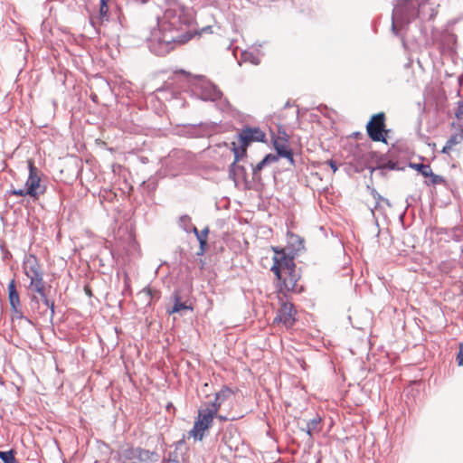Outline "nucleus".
<instances>
[{
	"label": "nucleus",
	"mask_w": 463,
	"mask_h": 463,
	"mask_svg": "<svg viewBox=\"0 0 463 463\" xmlns=\"http://www.w3.org/2000/svg\"><path fill=\"white\" fill-rule=\"evenodd\" d=\"M192 22V16L182 8H168L158 22L161 36L157 38L158 48L153 52L164 55L173 49V44L184 43L192 38L186 28Z\"/></svg>",
	"instance_id": "f257e3e1"
},
{
	"label": "nucleus",
	"mask_w": 463,
	"mask_h": 463,
	"mask_svg": "<svg viewBox=\"0 0 463 463\" xmlns=\"http://www.w3.org/2000/svg\"><path fill=\"white\" fill-rule=\"evenodd\" d=\"M265 137V133L260 128H244L241 130L239 134L240 146H236L234 142L232 144L235 159L230 167V177L235 179L239 172L243 171V167L237 165V162L246 154L247 146L252 142H263Z\"/></svg>",
	"instance_id": "f03ea898"
},
{
	"label": "nucleus",
	"mask_w": 463,
	"mask_h": 463,
	"mask_svg": "<svg viewBox=\"0 0 463 463\" xmlns=\"http://www.w3.org/2000/svg\"><path fill=\"white\" fill-rule=\"evenodd\" d=\"M416 5H420L419 0H398L392 16V30L396 35L399 26L408 24L417 16Z\"/></svg>",
	"instance_id": "7ed1b4c3"
},
{
	"label": "nucleus",
	"mask_w": 463,
	"mask_h": 463,
	"mask_svg": "<svg viewBox=\"0 0 463 463\" xmlns=\"http://www.w3.org/2000/svg\"><path fill=\"white\" fill-rule=\"evenodd\" d=\"M188 82L194 94L203 100L216 101L222 96L219 88L203 76H190Z\"/></svg>",
	"instance_id": "20e7f679"
},
{
	"label": "nucleus",
	"mask_w": 463,
	"mask_h": 463,
	"mask_svg": "<svg viewBox=\"0 0 463 463\" xmlns=\"http://www.w3.org/2000/svg\"><path fill=\"white\" fill-rule=\"evenodd\" d=\"M23 269L26 277L30 279L29 288L36 292H41L44 282L43 272L36 257L33 255L27 256L24 260Z\"/></svg>",
	"instance_id": "39448f33"
},
{
	"label": "nucleus",
	"mask_w": 463,
	"mask_h": 463,
	"mask_svg": "<svg viewBox=\"0 0 463 463\" xmlns=\"http://www.w3.org/2000/svg\"><path fill=\"white\" fill-rule=\"evenodd\" d=\"M275 255L273 257V265L271 271L278 279H281L283 275L290 274L295 269V263L292 257L288 256L283 250H278L273 248Z\"/></svg>",
	"instance_id": "423d86ee"
},
{
	"label": "nucleus",
	"mask_w": 463,
	"mask_h": 463,
	"mask_svg": "<svg viewBox=\"0 0 463 463\" xmlns=\"http://www.w3.org/2000/svg\"><path fill=\"white\" fill-rule=\"evenodd\" d=\"M29 175L25 182V187L29 196L37 199L41 194H43L46 187L41 179V173L33 163L28 161Z\"/></svg>",
	"instance_id": "0eeeda50"
},
{
	"label": "nucleus",
	"mask_w": 463,
	"mask_h": 463,
	"mask_svg": "<svg viewBox=\"0 0 463 463\" xmlns=\"http://www.w3.org/2000/svg\"><path fill=\"white\" fill-rule=\"evenodd\" d=\"M214 410L212 411H203V409L200 410L194 425L189 432L190 436L194 437L195 439L202 440L204 436V431L212 426Z\"/></svg>",
	"instance_id": "6e6552de"
},
{
	"label": "nucleus",
	"mask_w": 463,
	"mask_h": 463,
	"mask_svg": "<svg viewBox=\"0 0 463 463\" xmlns=\"http://www.w3.org/2000/svg\"><path fill=\"white\" fill-rule=\"evenodd\" d=\"M154 453L139 448L123 447L119 451V458L123 463H139L148 460Z\"/></svg>",
	"instance_id": "1a4fd4ad"
},
{
	"label": "nucleus",
	"mask_w": 463,
	"mask_h": 463,
	"mask_svg": "<svg viewBox=\"0 0 463 463\" xmlns=\"http://www.w3.org/2000/svg\"><path fill=\"white\" fill-rule=\"evenodd\" d=\"M383 128H384V114L379 113L372 117L371 120L368 122L366 128L369 137L373 141H383L385 142V138L383 137Z\"/></svg>",
	"instance_id": "9d476101"
},
{
	"label": "nucleus",
	"mask_w": 463,
	"mask_h": 463,
	"mask_svg": "<svg viewBox=\"0 0 463 463\" xmlns=\"http://www.w3.org/2000/svg\"><path fill=\"white\" fill-rule=\"evenodd\" d=\"M295 316L296 310L293 304L285 302L281 305L274 322L282 323L287 328H288L293 326L296 320Z\"/></svg>",
	"instance_id": "9b49d317"
},
{
	"label": "nucleus",
	"mask_w": 463,
	"mask_h": 463,
	"mask_svg": "<svg viewBox=\"0 0 463 463\" xmlns=\"http://www.w3.org/2000/svg\"><path fill=\"white\" fill-rule=\"evenodd\" d=\"M280 281V287L286 290V291H294L298 292V275L297 274L296 270L290 272V274H285L281 278V279H279Z\"/></svg>",
	"instance_id": "f8f14e48"
},
{
	"label": "nucleus",
	"mask_w": 463,
	"mask_h": 463,
	"mask_svg": "<svg viewBox=\"0 0 463 463\" xmlns=\"http://www.w3.org/2000/svg\"><path fill=\"white\" fill-rule=\"evenodd\" d=\"M8 298H9V302L12 307V309L15 313H20L21 312V302H20L19 294L16 290L14 279H12L8 284Z\"/></svg>",
	"instance_id": "ddd939ff"
},
{
	"label": "nucleus",
	"mask_w": 463,
	"mask_h": 463,
	"mask_svg": "<svg viewBox=\"0 0 463 463\" xmlns=\"http://www.w3.org/2000/svg\"><path fill=\"white\" fill-rule=\"evenodd\" d=\"M274 147L277 151V156L280 157H285L289 160L291 164L294 163L293 155L291 150L288 148L286 140H275Z\"/></svg>",
	"instance_id": "4468645a"
},
{
	"label": "nucleus",
	"mask_w": 463,
	"mask_h": 463,
	"mask_svg": "<svg viewBox=\"0 0 463 463\" xmlns=\"http://www.w3.org/2000/svg\"><path fill=\"white\" fill-rule=\"evenodd\" d=\"M241 60L245 62H250L254 65H258L260 62V59L258 54L248 51H245L241 53Z\"/></svg>",
	"instance_id": "2eb2a0df"
},
{
	"label": "nucleus",
	"mask_w": 463,
	"mask_h": 463,
	"mask_svg": "<svg viewBox=\"0 0 463 463\" xmlns=\"http://www.w3.org/2000/svg\"><path fill=\"white\" fill-rule=\"evenodd\" d=\"M233 394V392L232 389H230L229 387H222V390L220 392H218L215 395V397L217 398V400H220L222 401V402L223 403L226 400L230 399Z\"/></svg>",
	"instance_id": "dca6fc26"
},
{
	"label": "nucleus",
	"mask_w": 463,
	"mask_h": 463,
	"mask_svg": "<svg viewBox=\"0 0 463 463\" xmlns=\"http://www.w3.org/2000/svg\"><path fill=\"white\" fill-rule=\"evenodd\" d=\"M180 227L186 232L192 231V227H194L191 222V218L188 215H183L179 218Z\"/></svg>",
	"instance_id": "f3484780"
},
{
	"label": "nucleus",
	"mask_w": 463,
	"mask_h": 463,
	"mask_svg": "<svg viewBox=\"0 0 463 463\" xmlns=\"http://www.w3.org/2000/svg\"><path fill=\"white\" fill-rule=\"evenodd\" d=\"M320 418H315L307 423V433L311 437L314 432H317V426L320 423Z\"/></svg>",
	"instance_id": "a211bd4d"
},
{
	"label": "nucleus",
	"mask_w": 463,
	"mask_h": 463,
	"mask_svg": "<svg viewBox=\"0 0 463 463\" xmlns=\"http://www.w3.org/2000/svg\"><path fill=\"white\" fill-rule=\"evenodd\" d=\"M40 296H41V298L43 302V304L51 309V312H52V316L53 315L54 313V304L53 302L50 301L45 294V288L44 286H43L42 288V291L41 292H37Z\"/></svg>",
	"instance_id": "6ab92c4d"
},
{
	"label": "nucleus",
	"mask_w": 463,
	"mask_h": 463,
	"mask_svg": "<svg viewBox=\"0 0 463 463\" xmlns=\"http://www.w3.org/2000/svg\"><path fill=\"white\" fill-rule=\"evenodd\" d=\"M109 1L110 0H100L99 18L102 21L108 20V12H109L108 3Z\"/></svg>",
	"instance_id": "aec40b11"
},
{
	"label": "nucleus",
	"mask_w": 463,
	"mask_h": 463,
	"mask_svg": "<svg viewBox=\"0 0 463 463\" xmlns=\"http://www.w3.org/2000/svg\"><path fill=\"white\" fill-rule=\"evenodd\" d=\"M0 458L4 463H15V458L12 450L0 451Z\"/></svg>",
	"instance_id": "412c9836"
},
{
	"label": "nucleus",
	"mask_w": 463,
	"mask_h": 463,
	"mask_svg": "<svg viewBox=\"0 0 463 463\" xmlns=\"http://www.w3.org/2000/svg\"><path fill=\"white\" fill-rule=\"evenodd\" d=\"M192 232L194 233L198 241L207 240L209 234V228L205 227L203 230L199 232L196 227H192Z\"/></svg>",
	"instance_id": "4be33fe9"
},
{
	"label": "nucleus",
	"mask_w": 463,
	"mask_h": 463,
	"mask_svg": "<svg viewBox=\"0 0 463 463\" xmlns=\"http://www.w3.org/2000/svg\"><path fill=\"white\" fill-rule=\"evenodd\" d=\"M222 404V401L217 400V398L215 397L214 402L211 405H209L208 407H206L205 409H203V410L210 411L214 410V417H215L217 415V411H219Z\"/></svg>",
	"instance_id": "5701e85b"
},
{
	"label": "nucleus",
	"mask_w": 463,
	"mask_h": 463,
	"mask_svg": "<svg viewBox=\"0 0 463 463\" xmlns=\"http://www.w3.org/2000/svg\"><path fill=\"white\" fill-rule=\"evenodd\" d=\"M455 116L458 120H463V101L462 100H459L457 102Z\"/></svg>",
	"instance_id": "b1692460"
},
{
	"label": "nucleus",
	"mask_w": 463,
	"mask_h": 463,
	"mask_svg": "<svg viewBox=\"0 0 463 463\" xmlns=\"http://www.w3.org/2000/svg\"><path fill=\"white\" fill-rule=\"evenodd\" d=\"M266 165H268L267 162L263 158L252 169L253 175L256 176Z\"/></svg>",
	"instance_id": "393cba45"
},
{
	"label": "nucleus",
	"mask_w": 463,
	"mask_h": 463,
	"mask_svg": "<svg viewBox=\"0 0 463 463\" xmlns=\"http://www.w3.org/2000/svg\"><path fill=\"white\" fill-rule=\"evenodd\" d=\"M419 171L424 176H430V175H432V170H431L430 166L428 165H419Z\"/></svg>",
	"instance_id": "a878e982"
},
{
	"label": "nucleus",
	"mask_w": 463,
	"mask_h": 463,
	"mask_svg": "<svg viewBox=\"0 0 463 463\" xmlns=\"http://www.w3.org/2000/svg\"><path fill=\"white\" fill-rule=\"evenodd\" d=\"M187 308H188V307L184 303L176 301L175 303L174 307H172V309L170 310V313H177V312H180L181 310H184Z\"/></svg>",
	"instance_id": "bb28decb"
},
{
	"label": "nucleus",
	"mask_w": 463,
	"mask_h": 463,
	"mask_svg": "<svg viewBox=\"0 0 463 463\" xmlns=\"http://www.w3.org/2000/svg\"><path fill=\"white\" fill-rule=\"evenodd\" d=\"M463 138V134L461 136H452L447 142L451 146H455L458 144Z\"/></svg>",
	"instance_id": "cd10ccee"
},
{
	"label": "nucleus",
	"mask_w": 463,
	"mask_h": 463,
	"mask_svg": "<svg viewBox=\"0 0 463 463\" xmlns=\"http://www.w3.org/2000/svg\"><path fill=\"white\" fill-rule=\"evenodd\" d=\"M430 177H431V184H441L444 182V179L442 176L435 175L433 173H432V175H430Z\"/></svg>",
	"instance_id": "c85d7f7f"
},
{
	"label": "nucleus",
	"mask_w": 463,
	"mask_h": 463,
	"mask_svg": "<svg viewBox=\"0 0 463 463\" xmlns=\"http://www.w3.org/2000/svg\"><path fill=\"white\" fill-rule=\"evenodd\" d=\"M200 244V252H198V255H202L204 253V251L207 249V240H200L198 241Z\"/></svg>",
	"instance_id": "c756f323"
},
{
	"label": "nucleus",
	"mask_w": 463,
	"mask_h": 463,
	"mask_svg": "<svg viewBox=\"0 0 463 463\" xmlns=\"http://www.w3.org/2000/svg\"><path fill=\"white\" fill-rule=\"evenodd\" d=\"M278 157L279 156L277 155L269 154L264 157V159L267 162V164L269 165L271 163L276 162L278 160Z\"/></svg>",
	"instance_id": "7c9ffc66"
},
{
	"label": "nucleus",
	"mask_w": 463,
	"mask_h": 463,
	"mask_svg": "<svg viewBox=\"0 0 463 463\" xmlns=\"http://www.w3.org/2000/svg\"><path fill=\"white\" fill-rule=\"evenodd\" d=\"M26 187L24 189H14L12 191V194L17 196H26L29 195Z\"/></svg>",
	"instance_id": "2f4dec72"
},
{
	"label": "nucleus",
	"mask_w": 463,
	"mask_h": 463,
	"mask_svg": "<svg viewBox=\"0 0 463 463\" xmlns=\"http://www.w3.org/2000/svg\"><path fill=\"white\" fill-rule=\"evenodd\" d=\"M457 359L458 365L463 366V344L459 346V352Z\"/></svg>",
	"instance_id": "473e14b6"
},
{
	"label": "nucleus",
	"mask_w": 463,
	"mask_h": 463,
	"mask_svg": "<svg viewBox=\"0 0 463 463\" xmlns=\"http://www.w3.org/2000/svg\"><path fill=\"white\" fill-rule=\"evenodd\" d=\"M327 164L329 165L330 168L332 169V171L334 173H335L337 171V165L335 161L329 160V161H327Z\"/></svg>",
	"instance_id": "72a5a7b5"
},
{
	"label": "nucleus",
	"mask_w": 463,
	"mask_h": 463,
	"mask_svg": "<svg viewBox=\"0 0 463 463\" xmlns=\"http://www.w3.org/2000/svg\"><path fill=\"white\" fill-rule=\"evenodd\" d=\"M452 146L447 142L446 145L443 146L441 152L448 154L451 150Z\"/></svg>",
	"instance_id": "f704fd0d"
},
{
	"label": "nucleus",
	"mask_w": 463,
	"mask_h": 463,
	"mask_svg": "<svg viewBox=\"0 0 463 463\" xmlns=\"http://www.w3.org/2000/svg\"><path fill=\"white\" fill-rule=\"evenodd\" d=\"M218 418L220 419V420H228L225 416H222V415H219Z\"/></svg>",
	"instance_id": "c9c22d12"
},
{
	"label": "nucleus",
	"mask_w": 463,
	"mask_h": 463,
	"mask_svg": "<svg viewBox=\"0 0 463 463\" xmlns=\"http://www.w3.org/2000/svg\"><path fill=\"white\" fill-rule=\"evenodd\" d=\"M33 301H34L35 303H38V299H37V298H36L35 296H33V297L32 298V302H33Z\"/></svg>",
	"instance_id": "e433bc0d"
},
{
	"label": "nucleus",
	"mask_w": 463,
	"mask_h": 463,
	"mask_svg": "<svg viewBox=\"0 0 463 463\" xmlns=\"http://www.w3.org/2000/svg\"><path fill=\"white\" fill-rule=\"evenodd\" d=\"M402 45H403L404 47H406V44H405V42H404V39H403V38H402Z\"/></svg>",
	"instance_id": "4c0bfd02"
},
{
	"label": "nucleus",
	"mask_w": 463,
	"mask_h": 463,
	"mask_svg": "<svg viewBox=\"0 0 463 463\" xmlns=\"http://www.w3.org/2000/svg\"><path fill=\"white\" fill-rule=\"evenodd\" d=\"M455 240H456V241H459V238H458V234L456 235Z\"/></svg>",
	"instance_id": "58836bf2"
}]
</instances>
